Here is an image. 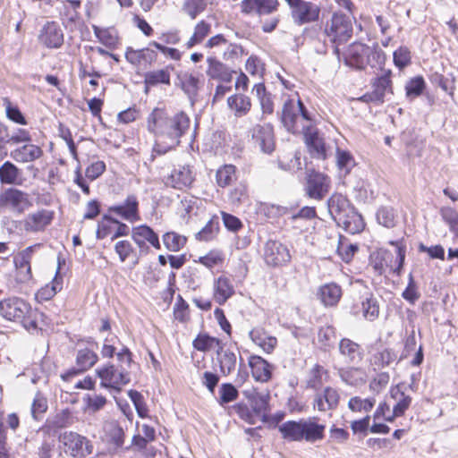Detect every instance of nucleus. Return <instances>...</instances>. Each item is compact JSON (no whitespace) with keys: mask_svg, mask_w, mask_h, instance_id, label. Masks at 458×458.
I'll return each instance as SVG.
<instances>
[{"mask_svg":"<svg viewBox=\"0 0 458 458\" xmlns=\"http://www.w3.org/2000/svg\"><path fill=\"white\" fill-rule=\"evenodd\" d=\"M21 173L18 167L10 161L0 166V182L4 184L16 183Z\"/></svg>","mask_w":458,"mask_h":458,"instance_id":"nucleus-46","label":"nucleus"},{"mask_svg":"<svg viewBox=\"0 0 458 458\" xmlns=\"http://www.w3.org/2000/svg\"><path fill=\"white\" fill-rule=\"evenodd\" d=\"M440 216L452 233L458 230V212L454 208L443 207L440 209Z\"/></svg>","mask_w":458,"mask_h":458,"instance_id":"nucleus-57","label":"nucleus"},{"mask_svg":"<svg viewBox=\"0 0 458 458\" xmlns=\"http://www.w3.org/2000/svg\"><path fill=\"white\" fill-rule=\"evenodd\" d=\"M40 247L39 243L29 246L14 257L17 276L21 282H26L31 278L30 260L35 250Z\"/></svg>","mask_w":458,"mask_h":458,"instance_id":"nucleus-16","label":"nucleus"},{"mask_svg":"<svg viewBox=\"0 0 458 458\" xmlns=\"http://www.w3.org/2000/svg\"><path fill=\"white\" fill-rule=\"evenodd\" d=\"M340 400L338 390L327 386L321 393H318L313 401V407L319 411H327L336 409Z\"/></svg>","mask_w":458,"mask_h":458,"instance_id":"nucleus-24","label":"nucleus"},{"mask_svg":"<svg viewBox=\"0 0 458 458\" xmlns=\"http://www.w3.org/2000/svg\"><path fill=\"white\" fill-rule=\"evenodd\" d=\"M296 101L293 98H287L282 108L281 122L284 128L292 133H298L301 131V127L305 123H300V114L298 111Z\"/></svg>","mask_w":458,"mask_h":458,"instance_id":"nucleus-14","label":"nucleus"},{"mask_svg":"<svg viewBox=\"0 0 458 458\" xmlns=\"http://www.w3.org/2000/svg\"><path fill=\"white\" fill-rule=\"evenodd\" d=\"M211 32V24L202 20L194 27L193 34L186 43L187 48L200 44L204 38Z\"/></svg>","mask_w":458,"mask_h":458,"instance_id":"nucleus-42","label":"nucleus"},{"mask_svg":"<svg viewBox=\"0 0 458 458\" xmlns=\"http://www.w3.org/2000/svg\"><path fill=\"white\" fill-rule=\"evenodd\" d=\"M30 312V306L20 298L12 297L0 301V314L7 320H23Z\"/></svg>","mask_w":458,"mask_h":458,"instance_id":"nucleus-9","label":"nucleus"},{"mask_svg":"<svg viewBox=\"0 0 458 458\" xmlns=\"http://www.w3.org/2000/svg\"><path fill=\"white\" fill-rule=\"evenodd\" d=\"M243 394L251 411L247 406L239 404L238 413L240 417L250 423H254L255 417L264 420L268 409L269 394L258 392L255 389L246 390Z\"/></svg>","mask_w":458,"mask_h":458,"instance_id":"nucleus-5","label":"nucleus"},{"mask_svg":"<svg viewBox=\"0 0 458 458\" xmlns=\"http://www.w3.org/2000/svg\"><path fill=\"white\" fill-rule=\"evenodd\" d=\"M391 396L397 401L393 408V414L389 418H386L387 421H393L394 418L401 417L411 403V397L401 392L398 387L391 390Z\"/></svg>","mask_w":458,"mask_h":458,"instance_id":"nucleus-38","label":"nucleus"},{"mask_svg":"<svg viewBox=\"0 0 458 458\" xmlns=\"http://www.w3.org/2000/svg\"><path fill=\"white\" fill-rule=\"evenodd\" d=\"M249 335L251 341L259 346L263 351L270 353L276 347L277 340L269 335L263 328L256 327L250 331Z\"/></svg>","mask_w":458,"mask_h":458,"instance_id":"nucleus-34","label":"nucleus"},{"mask_svg":"<svg viewBox=\"0 0 458 458\" xmlns=\"http://www.w3.org/2000/svg\"><path fill=\"white\" fill-rule=\"evenodd\" d=\"M163 242L168 250L178 251L184 246L186 238L174 232H169L163 235Z\"/></svg>","mask_w":458,"mask_h":458,"instance_id":"nucleus-51","label":"nucleus"},{"mask_svg":"<svg viewBox=\"0 0 458 458\" xmlns=\"http://www.w3.org/2000/svg\"><path fill=\"white\" fill-rule=\"evenodd\" d=\"M326 34L335 44L348 41L352 35V22L349 15L341 13L333 14L330 24L327 26Z\"/></svg>","mask_w":458,"mask_h":458,"instance_id":"nucleus-6","label":"nucleus"},{"mask_svg":"<svg viewBox=\"0 0 458 458\" xmlns=\"http://www.w3.org/2000/svg\"><path fill=\"white\" fill-rule=\"evenodd\" d=\"M318 420L316 417L288 420L279 425L278 430L287 441L315 443L324 438L326 430V425Z\"/></svg>","mask_w":458,"mask_h":458,"instance_id":"nucleus-2","label":"nucleus"},{"mask_svg":"<svg viewBox=\"0 0 458 458\" xmlns=\"http://www.w3.org/2000/svg\"><path fill=\"white\" fill-rule=\"evenodd\" d=\"M318 295L325 306H335L341 299L342 289L335 283L326 284L320 286Z\"/></svg>","mask_w":458,"mask_h":458,"instance_id":"nucleus-35","label":"nucleus"},{"mask_svg":"<svg viewBox=\"0 0 458 458\" xmlns=\"http://www.w3.org/2000/svg\"><path fill=\"white\" fill-rule=\"evenodd\" d=\"M389 244L394 246V253L387 250H380L372 257L371 266L378 275H382L386 269L400 275L403 268L406 252L403 240L390 241Z\"/></svg>","mask_w":458,"mask_h":458,"instance_id":"nucleus-4","label":"nucleus"},{"mask_svg":"<svg viewBox=\"0 0 458 458\" xmlns=\"http://www.w3.org/2000/svg\"><path fill=\"white\" fill-rule=\"evenodd\" d=\"M128 394L134 404L138 415L140 418L148 417V408L142 394L136 390H130Z\"/></svg>","mask_w":458,"mask_h":458,"instance_id":"nucleus-61","label":"nucleus"},{"mask_svg":"<svg viewBox=\"0 0 458 458\" xmlns=\"http://www.w3.org/2000/svg\"><path fill=\"white\" fill-rule=\"evenodd\" d=\"M106 436L115 448H122L124 444L125 433L123 428L116 422L111 421L106 426Z\"/></svg>","mask_w":458,"mask_h":458,"instance_id":"nucleus-41","label":"nucleus"},{"mask_svg":"<svg viewBox=\"0 0 458 458\" xmlns=\"http://www.w3.org/2000/svg\"><path fill=\"white\" fill-rule=\"evenodd\" d=\"M397 359V355L390 349H385L382 352L375 353L372 357L373 365L377 369L389 366Z\"/></svg>","mask_w":458,"mask_h":458,"instance_id":"nucleus-52","label":"nucleus"},{"mask_svg":"<svg viewBox=\"0 0 458 458\" xmlns=\"http://www.w3.org/2000/svg\"><path fill=\"white\" fill-rule=\"evenodd\" d=\"M264 259L268 266L276 267L288 263L291 255L285 245L277 241L269 240L265 244Z\"/></svg>","mask_w":458,"mask_h":458,"instance_id":"nucleus-13","label":"nucleus"},{"mask_svg":"<svg viewBox=\"0 0 458 458\" xmlns=\"http://www.w3.org/2000/svg\"><path fill=\"white\" fill-rule=\"evenodd\" d=\"M216 183L219 187H226L236 180V167L233 165H224L216 174Z\"/></svg>","mask_w":458,"mask_h":458,"instance_id":"nucleus-45","label":"nucleus"},{"mask_svg":"<svg viewBox=\"0 0 458 458\" xmlns=\"http://www.w3.org/2000/svg\"><path fill=\"white\" fill-rule=\"evenodd\" d=\"M395 212L391 207H381L377 212L378 224L387 228H392L395 225Z\"/></svg>","mask_w":458,"mask_h":458,"instance_id":"nucleus-55","label":"nucleus"},{"mask_svg":"<svg viewBox=\"0 0 458 458\" xmlns=\"http://www.w3.org/2000/svg\"><path fill=\"white\" fill-rule=\"evenodd\" d=\"M234 293L233 286L229 278L219 276L214 282V299L222 305Z\"/></svg>","mask_w":458,"mask_h":458,"instance_id":"nucleus-33","label":"nucleus"},{"mask_svg":"<svg viewBox=\"0 0 458 458\" xmlns=\"http://www.w3.org/2000/svg\"><path fill=\"white\" fill-rule=\"evenodd\" d=\"M131 238L142 251L148 250L146 242L157 250L161 248L157 234L148 225H143L134 227Z\"/></svg>","mask_w":458,"mask_h":458,"instance_id":"nucleus-23","label":"nucleus"},{"mask_svg":"<svg viewBox=\"0 0 458 458\" xmlns=\"http://www.w3.org/2000/svg\"><path fill=\"white\" fill-rule=\"evenodd\" d=\"M98 360V357L93 350L88 347L79 349L76 354L77 369H71L65 375H63L62 377L67 379L69 377H72L79 372H83L94 366Z\"/></svg>","mask_w":458,"mask_h":458,"instance_id":"nucleus-26","label":"nucleus"},{"mask_svg":"<svg viewBox=\"0 0 458 458\" xmlns=\"http://www.w3.org/2000/svg\"><path fill=\"white\" fill-rule=\"evenodd\" d=\"M94 32L99 41L109 48H114L117 42L118 37L116 32L111 29H99L94 27Z\"/></svg>","mask_w":458,"mask_h":458,"instance_id":"nucleus-50","label":"nucleus"},{"mask_svg":"<svg viewBox=\"0 0 458 458\" xmlns=\"http://www.w3.org/2000/svg\"><path fill=\"white\" fill-rule=\"evenodd\" d=\"M329 179L321 173L312 171L307 178L306 191L309 197L322 199L328 191Z\"/></svg>","mask_w":458,"mask_h":458,"instance_id":"nucleus-19","label":"nucleus"},{"mask_svg":"<svg viewBox=\"0 0 458 458\" xmlns=\"http://www.w3.org/2000/svg\"><path fill=\"white\" fill-rule=\"evenodd\" d=\"M47 401L46 397L42 394L37 393L31 405L32 417L38 420L41 418V415L47 411Z\"/></svg>","mask_w":458,"mask_h":458,"instance_id":"nucleus-60","label":"nucleus"},{"mask_svg":"<svg viewBox=\"0 0 458 458\" xmlns=\"http://www.w3.org/2000/svg\"><path fill=\"white\" fill-rule=\"evenodd\" d=\"M376 403L374 398L361 399L360 396L352 397L348 402V408L354 412L366 411L372 410Z\"/></svg>","mask_w":458,"mask_h":458,"instance_id":"nucleus-49","label":"nucleus"},{"mask_svg":"<svg viewBox=\"0 0 458 458\" xmlns=\"http://www.w3.org/2000/svg\"><path fill=\"white\" fill-rule=\"evenodd\" d=\"M115 223H118L117 219H114L108 215H104L101 220L98 223V228L96 232L97 238L104 239L112 233L114 234Z\"/></svg>","mask_w":458,"mask_h":458,"instance_id":"nucleus-48","label":"nucleus"},{"mask_svg":"<svg viewBox=\"0 0 458 458\" xmlns=\"http://www.w3.org/2000/svg\"><path fill=\"white\" fill-rule=\"evenodd\" d=\"M54 218V213L47 209H39L26 216L22 221L26 232H40L50 225Z\"/></svg>","mask_w":458,"mask_h":458,"instance_id":"nucleus-17","label":"nucleus"},{"mask_svg":"<svg viewBox=\"0 0 458 458\" xmlns=\"http://www.w3.org/2000/svg\"><path fill=\"white\" fill-rule=\"evenodd\" d=\"M411 51L407 47H400L394 52V63L399 69H403L411 63Z\"/></svg>","mask_w":458,"mask_h":458,"instance_id":"nucleus-62","label":"nucleus"},{"mask_svg":"<svg viewBox=\"0 0 458 458\" xmlns=\"http://www.w3.org/2000/svg\"><path fill=\"white\" fill-rule=\"evenodd\" d=\"M42 155L43 150L34 144H25L11 152V157L20 163L33 162Z\"/></svg>","mask_w":458,"mask_h":458,"instance_id":"nucleus-32","label":"nucleus"},{"mask_svg":"<svg viewBox=\"0 0 458 458\" xmlns=\"http://www.w3.org/2000/svg\"><path fill=\"white\" fill-rule=\"evenodd\" d=\"M301 132L303 133L310 153L317 158L326 159L327 146L324 138L320 135L318 129L313 126L303 125Z\"/></svg>","mask_w":458,"mask_h":458,"instance_id":"nucleus-12","label":"nucleus"},{"mask_svg":"<svg viewBox=\"0 0 458 458\" xmlns=\"http://www.w3.org/2000/svg\"><path fill=\"white\" fill-rule=\"evenodd\" d=\"M207 7V0H184L182 11L191 19H195Z\"/></svg>","mask_w":458,"mask_h":458,"instance_id":"nucleus-56","label":"nucleus"},{"mask_svg":"<svg viewBox=\"0 0 458 458\" xmlns=\"http://www.w3.org/2000/svg\"><path fill=\"white\" fill-rule=\"evenodd\" d=\"M216 360L219 363L220 372L224 376L230 375L237 364V349L224 348L222 345L216 350Z\"/></svg>","mask_w":458,"mask_h":458,"instance_id":"nucleus-28","label":"nucleus"},{"mask_svg":"<svg viewBox=\"0 0 458 458\" xmlns=\"http://www.w3.org/2000/svg\"><path fill=\"white\" fill-rule=\"evenodd\" d=\"M227 105L236 117L246 115L251 108L250 98L243 94H234L229 97Z\"/></svg>","mask_w":458,"mask_h":458,"instance_id":"nucleus-37","label":"nucleus"},{"mask_svg":"<svg viewBox=\"0 0 458 458\" xmlns=\"http://www.w3.org/2000/svg\"><path fill=\"white\" fill-rule=\"evenodd\" d=\"M251 136L261 151L271 154L275 149L273 128L269 124H257L251 129Z\"/></svg>","mask_w":458,"mask_h":458,"instance_id":"nucleus-20","label":"nucleus"},{"mask_svg":"<svg viewBox=\"0 0 458 458\" xmlns=\"http://www.w3.org/2000/svg\"><path fill=\"white\" fill-rule=\"evenodd\" d=\"M336 162L339 169L345 170L346 173L350 172L351 168L354 165V159L352 154L340 148L336 150Z\"/></svg>","mask_w":458,"mask_h":458,"instance_id":"nucleus-64","label":"nucleus"},{"mask_svg":"<svg viewBox=\"0 0 458 458\" xmlns=\"http://www.w3.org/2000/svg\"><path fill=\"white\" fill-rule=\"evenodd\" d=\"M327 377V370L321 365L316 364L310 371L307 386L312 389H318L323 385Z\"/></svg>","mask_w":458,"mask_h":458,"instance_id":"nucleus-47","label":"nucleus"},{"mask_svg":"<svg viewBox=\"0 0 458 458\" xmlns=\"http://www.w3.org/2000/svg\"><path fill=\"white\" fill-rule=\"evenodd\" d=\"M192 345L196 350L206 352L215 348L219 349L221 341L207 334H199L193 340Z\"/></svg>","mask_w":458,"mask_h":458,"instance_id":"nucleus-44","label":"nucleus"},{"mask_svg":"<svg viewBox=\"0 0 458 458\" xmlns=\"http://www.w3.org/2000/svg\"><path fill=\"white\" fill-rule=\"evenodd\" d=\"M249 366L251 369L253 377L257 381L267 382L270 379L271 366L260 356H250L249 360Z\"/></svg>","mask_w":458,"mask_h":458,"instance_id":"nucleus-31","label":"nucleus"},{"mask_svg":"<svg viewBox=\"0 0 458 458\" xmlns=\"http://www.w3.org/2000/svg\"><path fill=\"white\" fill-rule=\"evenodd\" d=\"M278 4L277 0H242L241 10L246 14L256 13L261 16L276 11Z\"/></svg>","mask_w":458,"mask_h":458,"instance_id":"nucleus-25","label":"nucleus"},{"mask_svg":"<svg viewBox=\"0 0 458 458\" xmlns=\"http://www.w3.org/2000/svg\"><path fill=\"white\" fill-rule=\"evenodd\" d=\"M109 211L131 223L140 219L139 202L132 194L128 195L123 204L111 206Z\"/></svg>","mask_w":458,"mask_h":458,"instance_id":"nucleus-22","label":"nucleus"},{"mask_svg":"<svg viewBox=\"0 0 458 458\" xmlns=\"http://www.w3.org/2000/svg\"><path fill=\"white\" fill-rule=\"evenodd\" d=\"M190 126V117L184 112L169 115L165 109H153L148 116L147 128L156 137L154 151L163 155L174 148L189 131Z\"/></svg>","mask_w":458,"mask_h":458,"instance_id":"nucleus-1","label":"nucleus"},{"mask_svg":"<svg viewBox=\"0 0 458 458\" xmlns=\"http://www.w3.org/2000/svg\"><path fill=\"white\" fill-rule=\"evenodd\" d=\"M339 352L348 363L359 364L363 359V352L360 344L348 338L340 341Z\"/></svg>","mask_w":458,"mask_h":458,"instance_id":"nucleus-30","label":"nucleus"},{"mask_svg":"<svg viewBox=\"0 0 458 458\" xmlns=\"http://www.w3.org/2000/svg\"><path fill=\"white\" fill-rule=\"evenodd\" d=\"M195 179V174L189 165H178L174 168L168 177V182L175 188L182 190L191 185Z\"/></svg>","mask_w":458,"mask_h":458,"instance_id":"nucleus-27","label":"nucleus"},{"mask_svg":"<svg viewBox=\"0 0 458 458\" xmlns=\"http://www.w3.org/2000/svg\"><path fill=\"white\" fill-rule=\"evenodd\" d=\"M328 211L338 225L350 233L363 230L364 223L360 215L354 211L349 200L341 194H335L328 199Z\"/></svg>","mask_w":458,"mask_h":458,"instance_id":"nucleus-3","label":"nucleus"},{"mask_svg":"<svg viewBox=\"0 0 458 458\" xmlns=\"http://www.w3.org/2000/svg\"><path fill=\"white\" fill-rule=\"evenodd\" d=\"M145 83L149 86H155L159 83L170 84V73L166 69L153 71L146 73Z\"/></svg>","mask_w":458,"mask_h":458,"instance_id":"nucleus-53","label":"nucleus"},{"mask_svg":"<svg viewBox=\"0 0 458 458\" xmlns=\"http://www.w3.org/2000/svg\"><path fill=\"white\" fill-rule=\"evenodd\" d=\"M62 442L73 457H85L93 453L94 446L86 437L75 432H65L62 436Z\"/></svg>","mask_w":458,"mask_h":458,"instance_id":"nucleus-10","label":"nucleus"},{"mask_svg":"<svg viewBox=\"0 0 458 458\" xmlns=\"http://www.w3.org/2000/svg\"><path fill=\"white\" fill-rule=\"evenodd\" d=\"M295 24L303 25L317 21L319 19L320 7L305 0H285Z\"/></svg>","mask_w":458,"mask_h":458,"instance_id":"nucleus-7","label":"nucleus"},{"mask_svg":"<svg viewBox=\"0 0 458 458\" xmlns=\"http://www.w3.org/2000/svg\"><path fill=\"white\" fill-rule=\"evenodd\" d=\"M41 44L48 48H58L64 43V33L58 23L48 21L42 28L38 36Z\"/></svg>","mask_w":458,"mask_h":458,"instance_id":"nucleus-18","label":"nucleus"},{"mask_svg":"<svg viewBox=\"0 0 458 458\" xmlns=\"http://www.w3.org/2000/svg\"><path fill=\"white\" fill-rule=\"evenodd\" d=\"M148 47L141 48L139 50L133 49L129 47L125 52L126 60L135 66H140L141 64H151L156 62L157 54L155 50Z\"/></svg>","mask_w":458,"mask_h":458,"instance_id":"nucleus-29","label":"nucleus"},{"mask_svg":"<svg viewBox=\"0 0 458 458\" xmlns=\"http://www.w3.org/2000/svg\"><path fill=\"white\" fill-rule=\"evenodd\" d=\"M391 71H384L383 73L376 79L373 83L371 93L362 97L367 102L383 103L386 94L392 92Z\"/></svg>","mask_w":458,"mask_h":458,"instance_id":"nucleus-15","label":"nucleus"},{"mask_svg":"<svg viewBox=\"0 0 458 458\" xmlns=\"http://www.w3.org/2000/svg\"><path fill=\"white\" fill-rule=\"evenodd\" d=\"M425 86L422 77H415L407 82L405 86L406 94L408 97H419L423 92Z\"/></svg>","mask_w":458,"mask_h":458,"instance_id":"nucleus-63","label":"nucleus"},{"mask_svg":"<svg viewBox=\"0 0 458 458\" xmlns=\"http://www.w3.org/2000/svg\"><path fill=\"white\" fill-rule=\"evenodd\" d=\"M208 75L212 79H217L222 81L230 82L232 81V72L221 62L215 58H208Z\"/></svg>","mask_w":458,"mask_h":458,"instance_id":"nucleus-39","label":"nucleus"},{"mask_svg":"<svg viewBox=\"0 0 458 458\" xmlns=\"http://www.w3.org/2000/svg\"><path fill=\"white\" fill-rule=\"evenodd\" d=\"M31 202L29 194L16 188H9L0 194V208L13 212L22 213Z\"/></svg>","mask_w":458,"mask_h":458,"instance_id":"nucleus-8","label":"nucleus"},{"mask_svg":"<svg viewBox=\"0 0 458 458\" xmlns=\"http://www.w3.org/2000/svg\"><path fill=\"white\" fill-rule=\"evenodd\" d=\"M363 317L369 320H375L379 314V306L376 299L370 297L362 301Z\"/></svg>","mask_w":458,"mask_h":458,"instance_id":"nucleus-58","label":"nucleus"},{"mask_svg":"<svg viewBox=\"0 0 458 458\" xmlns=\"http://www.w3.org/2000/svg\"><path fill=\"white\" fill-rule=\"evenodd\" d=\"M101 378V385L105 387L119 388L129 383L130 377L125 368H115L113 364H108L97 370Z\"/></svg>","mask_w":458,"mask_h":458,"instance_id":"nucleus-11","label":"nucleus"},{"mask_svg":"<svg viewBox=\"0 0 458 458\" xmlns=\"http://www.w3.org/2000/svg\"><path fill=\"white\" fill-rule=\"evenodd\" d=\"M4 106H5V113L8 119L19 124L24 125L27 123L25 117L18 106H13L8 98H4Z\"/></svg>","mask_w":458,"mask_h":458,"instance_id":"nucleus-59","label":"nucleus"},{"mask_svg":"<svg viewBox=\"0 0 458 458\" xmlns=\"http://www.w3.org/2000/svg\"><path fill=\"white\" fill-rule=\"evenodd\" d=\"M239 395L238 390L231 383H224L219 387V399L218 403L221 405L229 403L237 399Z\"/></svg>","mask_w":458,"mask_h":458,"instance_id":"nucleus-54","label":"nucleus"},{"mask_svg":"<svg viewBox=\"0 0 458 458\" xmlns=\"http://www.w3.org/2000/svg\"><path fill=\"white\" fill-rule=\"evenodd\" d=\"M370 53V48L366 45L353 43L347 51L345 64L356 69H364L368 64Z\"/></svg>","mask_w":458,"mask_h":458,"instance_id":"nucleus-21","label":"nucleus"},{"mask_svg":"<svg viewBox=\"0 0 458 458\" xmlns=\"http://www.w3.org/2000/svg\"><path fill=\"white\" fill-rule=\"evenodd\" d=\"M338 376L346 385L357 386L366 382L367 375L364 369L356 367L342 368Z\"/></svg>","mask_w":458,"mask_h":458,"instance_id":"nucleus-36","label":"nucleus"},{"mask_svg":"<svg viewBox=\"0 0 458 458\" xmlns=\"http://www.w3.org/2000/svg\"><path fill=\"white\" fill-rule=\"evenodd\" d=\"M252 93L259 98L263 114H270L274 112L271 94L267 91L263 83H256L252 88Z\"/></svg>","mask_w":458,"mask_h":458,"instance_id":"nucleus-40","label":"nucleus"},{"mask_svg":"<svg viewBox=\"0 0 458 458\" xmlns=\"http://www.w3.org/2000/svg\"><path fill=\"white\" fill-rule=\"evenodd\" d=\"M63 278L59 276L58 271L55 274L50 284H47L38 291L36 297L40 301H48L52 299L58 292L62 290Z\"/></svg>","mask_w":458,"mask_h":458,"instance_id":"nucleus-43","label":"nucleus"}]
</instances>
